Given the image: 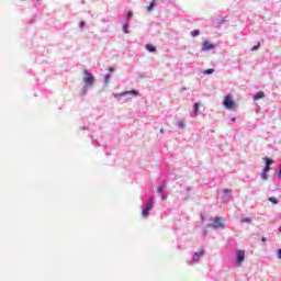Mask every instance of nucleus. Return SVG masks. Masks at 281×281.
Listing matches in <instances>:
<instances>
[{
	"label": "nucleus",
	"mask_w": 281,
	"mask_h": 281,
	"mask_svg": "<svg viewBox=\"0 0 281 281\" xmlns=\"http://www.w3.org/2000/svg\"><path fill=\"white\" fill-rule=\"evenodd\" d=\"M236 260H237L238 267H240V265H243V262H245V250H238L237 251Z\"/></svg>",
	"instance_id": "423d86ee"
},
{
	"label": "nucleus",
	"mask_w": 281,
	"mask_h": 281,
	"mask_svg": "<svg viewBox=\"0 0 281 281\" xmlns=\"http://www.w3.org/2000/svg\"><path fill=\"white\" fill-rule=\"evenodd\" d=\"M261 240H262V243H267V238H265V237L261 238Z\"/></svg>",
	"instance_id": "e433bc0d"
},
{
	"label": "nucleus",
	"mask_w": 281,
	"mask_h": 281,
	"mask_svg": "<svg viewBox=\"0 0 281 281\" xmlns=\"http://www.w3.org/2000/svg\"><path fill=\"white\" fill-rule=\"evenodd\" d=\"M210 227H213V229H223L225 228V220L222 217H215L210 224Z\"/></svg>",
	"instance_id": "f03ea898"
},
{
	"label": "nucleus",
	"mask_w": 281,
	"mask_h": 281,
	"mask_svg": "<svg viewBox=\"0 0 281 281\" xmlns=\"http://www.w3.org/2000/svg\"><path fill=\"white\" fill-rule=\"evenodd\" d=\"M278 258L281 260V249L278 250Z\"/></svg>",
	"instance_id": "473e14b6"
},
{
	"label": "nucleus",
	"mask_w": 281,
	"mask_h": 281,
	"mask_svg": "<svg viewBox=\"0 0 281 281\" xmlns=\"http://www.w3.org/2000/svg\"><path fill=\"white\" fill-rule=\"evenodd\" d=\"M92 144H98V140L97 139H92Z\"/></svg>",
	"instance_id": "c9c22d12"
},
{
	"label": "nucleus",
	"mask_w": 281,
	"mask_h": 281,
	"mask_svg": "<svg viewBox=\"0 0 281 281\" xmlns=\"http://www.w3.org/2000/svg\"><path fill=\"white\" fill-rule=\"evenodd\" d=\"M203 256H205V250H200L199 252H195L192 258L193 262H196V260H199V258Z\"/></svg>",
	"instance_id": "1a4fd4ad"
},
{
	"label": "nucleus",
	"mask_w": 281,
	"mask_h": 281,
	"mask_svg": "<svg viewBox=\"0 0 281 281\" xmlns=\"http://www.w3.org/2000/svg\"><path fill=\"white\" fill-rule=\"evenodd\" d=\"M199 106H201V104H199V103L193 104V111H195V113L199 112Z\"/></svg>",
	"instance_id": "b1692460"
},
{
	"label": "nucleus",
	"mask_w": 281,
	"mask_h": 281,
	"mask_svg": "<svg viewBox=\"0 0 281 281\" xmlns=\"http://www.w3.org/2000/svg\"><path fill=\"white\" fill-rule=\"evenodd\" d=\"M204 234L207 235V231H204Z\"/></svg>",
	"instance_id": "ea45409f"
},
{
	"label": "nucleus",
	"mask_w": 281,
	"mask_h": 281,
	"mask_svg": "<svg viewBox=\"0 0 281 281\" xmlns=\"http://www.w3.org/2000/svg\"><path fill=\"white\" fill-rule=\"evenodd\" d=\"M270 203H273L274 205H278V199L276 196L269 198Z\"/></svg>",
	"instance_id": "6ab92c4d"
},
{
	"label": "nucleus",
	"mask_w": 281,
	"mask_h": 281,
	"mask_svg": "<svg viewBox=\"0 0 281 281\" xmlns=\"http://www.w3.org/2000/svg\"><path fill=\"white\" fill-rule=\"evenodd\" d=\"M153 205H155V199L149 198L147 201H145L142 212H150V210H153Z\"/></svg>",
	"instance_id": "20e7f679"
},
{
	"label": "nucleus",
	"mask_w": 281,
	"mask_h": 281,
	"mask_svg": "<svg viewBox=\"0 0 281 281\" xmlns=\"http://www.w3.org/2000/svg\"><path fill=\"white\" fill-rule=\"evenodd\" d=\"M147 77L148 76L146 75V72L138 75V78H140V79H144V78H147Z\"/></svg>",
	"instance_id": "cd10ccee"
},
{
	"label": "nucleus",
	"mask_w": 281,
	"mask_h": 281,
	"mask_svg": "<svg viewBox=\"0 0 281 281\" xmlns=\"http://www.w3.org/2000/svg\"><path fill=\"white\" fill-rule=\"evenodd\" d=\"M231 122H236V117H232V119H231Z\"/></svg>",
	"instance_id": "f704fd0d"
},
{
	"label": "nucleus",
	"mask_w": 281,
	"mask_h": 281,
	"mask_svg": "<svg viewBox=\"0 0 281 281\" xmlns=\"http://www.w3.org/2000/svg\"><path fill=\"white\" fill-rule=\"evenodd\" d=\"M85 25H87V22L81 21V22L79 23V30H85Z\"/></svg>",
	"instance_id": "5701e85b"
},
{
	"label": "nucleus",
	"mask_w": 281,
	"mask_h": 281,
	"mask_svg": "<svg viewBox=\"0 0 281 281\" xmlns=\"http://www.w3.org/2000/svg\"><path fill=\"white\" fill-rule=\"evenodd\" d=\"M109 82H111V74H106L104 76V86L108 87Z\"/></svg>",
	"instance_id": "ddd939ff"
},
{
	"label": "nucleus",
	"mask_w": 281,
	"mask_h": 281,
	"mask_svg": "<svg viewBox=\"0 0 281 281\" xmlns=\"http://www.w3.org/2000/svg\"><path fill=\"white\" fill-rule=\"evenodd\" d=\"M89 87H90V86L85 85V86L81 88V91L79 92L80 98H85V95H87V92L89 91Z\"/></svg>",
	"instance_id": "9d476101"
},
{
	"label": "nucleus",
	"mask_w": 281,
	"mask_h": 281,
	"mask_svg": "<svg viewBox=\"0 0 281 281\" xmlns=\"http://www.w3.org/2000/svg\"><path fill=\"white\" fill-rule=\"evenodd\" d=\"M124 34H128V23L123 24Z\"/></svg>",
	"instance_id": "4be33fe9"
},
{
	"label": "nucleus",
	"mask_w": 281,
	"mask_h": 281,
	"mask_svg": "<svg viewBox=\"0 0 281 281\" xmlns=\"http://www.w3.org/2000/svg\"><path fill=\"white\" fill-rule=\"evenodd\" d=\"M234 196L232 195V189H224L222 193L223 203H229Z\"/></svg>",
	"instance_id": "7ed1b4c3"
},
{
	"label": "nucleus",
	"mask_w": 281,
	"mask_h": 281,
	"mask_svg": "<svg viewBox=\"0 0 281 281\" xmlns=\"http://www.w3.org/2000/svg\"><path fill=\"white\" fill-rule=\"evenodd\" d=\"M126 95L137 97V95H139V91H137V90L124 91V92L114 94V98H124Z\"/></svg>",
	"instance_id": "39448f33"
},
{
	"label": "nucleus",
	"mask_w": 281,
	"mask_h": 281,
	"mask_svg": "<svg viewBox=\"0 0 281 281\" xmlns=\"http://www.w3.org/2000/svg\"><path fill=\"white\" fill-rule=\"evenodd\" d=\"M83 75L86 77H83V82L87 87H93V85H95V77H93V75L91 72H89V70H87V68L83 69Z\"/></svg>",
	"instance_id": "f257e3e1"
},
{
	"label": "nucleus",
	"mask_w": 281,
	"mask_h": 281,
	"mask_svg": "<svg viewBox=\"0 0 281 281\" xmlns=\"http://www.w3.org/2000/svg\"><path fill=\"white\" fill-rule=\"evenodd\" d=\"M204 74H206V76L214 74V68H209V69L204 70Z\"/></svg>",
	"instance_id": "aec40b11"
},
{
	"label": "nucleus",
	"mask_w": 281,
	"mask_h": 281,
	"mask_svg": "<svg viewBox=\"0 0 281 281\" xmlns=\"http://www.w3.org/2000/svg\"><path fill=\"white\" fill-rule=\"evenodd\" d=\"M156 3H157V0H151L150 4L147 7V11L153 12V8H155Z\"/></svg>",
	"instance_id": "4468645a"
},
{
	"label": "nucleus",
	"mask_w": 281,
	"mask_h": 281,
	"mask_svg": "<svg viewBox=\"0 0 281 281\" xmlns=\"http://www.w3.org/2000/svg\"><path fill=\"white\" fill-rule=\"evenodd\" d=\"M130 19H133V12H127V20L130 21Z\"/></svg>",
	"instance_id": "c756f323"
},
{
	"label": "nucleus",
	"mask_w": 281,
	"mask_h": 281,
	"mask_svg": "<svg viewBox=\"0 0 281 281\" xmlns=\"http://www.w3.org/2000/svg\"><path fill=\"white\" fill-rule=\"evenodd\" d=\"M109 71H110V74H113V71H115V68L109 67Z\"/></svg>",
	"instance_id": "2f4dec72"
},
{
	"label": "nucleus",
	"mask_w": 281,
	"mask_h": 281,
	"mask_svg": "<svg viewBox=\"0 0 281 281\" xmlns=\"http://www.w3.org/2000/svg\"><path fill=\"white\" fill-rule=\"evenodd\" d=\"M277 176L279 179H281V164L279 165V171H278Z\"/></svg>",
	"instance_id": "c85d7f7f"
},
{
	"label": "nucleus",
	"mask_w": 281,
	"mask_h": 281,
	"mask_svg": "<svg viewBox=\"0 0 281 281\" xmlns=\"http://www.w3.org/2000/svg\"><path fill=\"white\" fill-rule=\"evenodd\" d=\"M161 199L165 200L166 199V194L162 193Z\"/></svg>",
	"instance_id": "58836bf2"
},
{
	"label": "nucleus",
	"mask_w": 281,
	"mask_h": 281,
	"mask_svg": "<svg viewBox=\"0 0 281 281\" xmlns=\"http://www.w3.org/2000/svg\"><path fill=\"white\" fill-rule=\"evenodd\" d=\"M214 49V44L210 43L209 41H204L202 43V50L203 52H212Z\"/></svg>",
	"instance_id": "6e6552de"
},
{
	"label": "nucleus",
	"mask_w": 281,
	"mask_h": 281,
	"mask_svg": "<svg viewBox=\"0 0 281 281\" xmlns=\"http://www.w3.org/2000/svg\"><path fill=\"white\" fill-rule=\"evenodd\" d=\"M146 49H147V52H149L150 54L157 52V47H156V46H153V44H147V45H146Z\"/></svg>",
	"instance_id": "f8f14e48"
},
{
	"label": "nucleus",
	"mask_w": 281,
	"mask_h": 281,
	"mask_svg": "<svg viewBox=\"0 0 281 281\" xmlns=\"http://www.w3.org/2000/svg\"><path fill=\"white\" fill-rule=\"evenodd\" d=\"M143 217L148 218V212H143Z\"/></svg>",
	"instance_id": "7c9ffc66"
},
{
	"label": "nucleus",
	"mask_w": 281,
	"mask_h": 281,
	"mask_svg": "<svg viewBox=\"0 0 281 281\" xmlns=\"http://www.w3.org/2000/svg\"><path fill=\"white\" fill-rule=\"evenodd\" d=\"M164 188H166V182H162V184L160 187H158L157 193L164 194Z\"/></svg>",
	"instance_id": "dca6fc26"
},
{
	"label": "nucleus",
	"mask_w": 281,
	"mask_h": 281,
	"mask_svg": "<svg viewBox=\"0 0 281 281\" xmlns=\"http://www.w3.org/2000/svg\"><path fill=\"white\" fill-rule=\"evenodd\" d=\"M260 48V43H258L257 45L252 46L251 52H256Z\"/></svg>",
	"instance_id": "393cba45"
},
{
	"label": "nucleus",
	"mask_w": 281,
	"mask_h": 281,
	"mask_svg": "<svg viewBox=\"0 0 281 281\" xmlns=\"http://www.w3.org/2000/svg\"><path fill=\"white\" fill-rule=\"evenodd\" d=\"M201 34V32L199 30H193L191 32V36H193V38H196V36H199Z\"/></svg>",
	"instance_id": "f3484780"
},
{
	"label": "nucleus",
	"mask_w": 281,
	"mask_h": 281,
	"mask_svg": "<svg viewBox=\"0 0 281 281\" xmlns=\"http://www.w3.org/2000/svg\"><path fill=\"white\" fill-rule=\"evenodd\" d=\"M225 109H234V100H232V95H226L224 99Z\"/></svg>",
	"instance_id": "0eeeda50"
},
{
	"label": "nucleus",
	"mask_w": 281,
	"mask_h": 281,
	"mask_svg": "<svg viewBox=\"0 0 281 281\" xmlns=\"http://www.w3.org/2000/svg\"><path fill=\"white\" fill-rule=\"evenodd\" d=\"M177 125L179 128H186V123L183 121H178Z\"/></svg>",
	"instance_id": "412c9836"
},
{
	"label": "nucleus",
	"mask_w": 281,
	"mask_h": 281,
	"mask_svg": "<svg viewBox=\"0 0 281 281\" xmlns=\"http://www.w3.org/2000/svg\"><path fill=\"white\" fill-rule=\"evenodd\" d=\"M240 221H241V223H251V218H249V217L241 218Z\"/></svg>",
	"instance_id": "a878e982"
},
{
	"label": "nucleus",
	"mask_w": 281,
	"mask_h": 281,
	"mask_svg": "<svg viewBox=\"0 0 281 281\" xmlns=\"http://www.w3.org/2000/svg\"><path fill=\"white\" fill-rule=\"evenodd\" d=\"M261 179H262L263 181H267V179H269V173L262 171V173H261Z\"/></svg>",
	"instance_id": "a211bd4d"
},
{
	"label": "nucleus",
	"mask_w": 281,
	"mask_h": 281,
	"mask_svg": "<svg viewBox=\"0 0 281 281\" xmlns=\"http://www.w3.org/2000/svg\"><path fill=\"white\" fill-rule=\"evenodd\" d=\"M263 161H266V166L271 167V165L273 164V160L270 159L269 157H263Z\"/></svg>",
	"instance_id": "2eb2a0df"
},
{
	"label": "nucleus",
	"mask_w": 281,
	"mask_h": 281,
	"mask_svg": "<svg viewBox=\"0 0 281 281\" xmlns=\"http://www.w3.org/2000/svg\"><path fill=\"white\" fill-rule=\"evenodd\" d=\"M269 170H271V167H269V166L266 165V166L263 167L262 172H269Z\"/></svg>",
	"instance_id": "bb28decb"
},
{
	"label": "nucleus",
	"mask_w": 281,
	"mask_h": 281,
	"mask_svg": "<svg viewBox=\"0 0 281 281\" xmlns=\"http://www.w3.org/2000/svg\"><path fill=\"white\" fill-rule=\"evenodd\" d=\"M160 133H161V135H164V133H165L164 128H160Z\"/></svg>",
	"instance_id": "4c0bfd02"
},
{
	"label": "nucleus",
	"mask_w": 281,
	"mask_h": 281,
	"mask_svg": "<svg viewBox=\"0 0 281 281\" xmlns=\"http://www.w3.org/2000/svg\"><path fill=\"white\" fill-rule=\"evenodd\" d=\"M181 91H188L187 87H182Z\"/></svg>",
	"instance_id": "72a5a7b5"
},
{
	"label": "nucleus",
	"mask_w": 281,
	"mask_h": 281,
	"mask_svg": "<svg viewBox=\"0 0 281 281\" xmlns=\"http://www.w3.org/2000/svg\"><path fill=\"white\" fill-rule=\"evenodd\" d=\"M262 98H265V92L263 91H259L254 95V100L258 101V100H262Z\"/></svg>",
	"instance_id": "9b49d317"
}]
</instances>
